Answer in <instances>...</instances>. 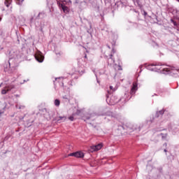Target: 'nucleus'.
<instances>
[{
  "instance_id": "nucleus-1",
  "label": "nucleus",
  "mask_w": 179,
  "mask_h": 179,
  "mask_svg": "<svg viewBox=\"0 0 179 179\" xmlns=\"http://www.w3.org/2000/svg\"><path fill=\"white\" fill-rule=\"evenodd\" d=\"M103 148V143H99L96 145H92L90 147V152H97L98 150H100Z\"/></svg>"
},
{
  "instance_id": "nucleus-2",
  "label": "nucleus",
  "mask_w": 179,
  "mask_h": 179,
  "mask_svg": "<svg viewBox=\"0 0 179 179\" xmlns=\"http://www.w3.org/2000/svg\"><path fill=\"white\" fill-rule=\"evenodd\" d=\"M12 89H15V85L7 86L3 90H1V94H6L7 92H10Z\"/></svg>"
},
{
  "instance_id": "nucleus-3",
  "label": "nucleus",
  "mask_w": 179,
  "mask_h": 179,
  "mask_svg": "<svg viewBox=\"0 0 179 179\" xmlns=\"http://www.w3.org/2000/svg\"><path fill=\"white\" fill-rule=\"evenodd\" d=\"M69 156H74V157H83L85 155L82 152H76L71 153Z\"/></svg>"
},
{
  "instance_id": "nucleus-4",
  "label": "nucleus",
  "mask_w": 179,
  "mask_h": 179,
  "mask_svg": "<svg viewBox=\"0 0 179 179\" xmlns=\"http://www.w3.org/2000/svg\"><path fill=\"white\" fill-rule=\"evenodd\" d=\"M132 92H135V90H138V84L136 83H133V87L131 88Z\"/></svg>"
},
{
  "instance_id": "nucleus-5",
  "label": "nucleus",
  "mask_w": 179,
  "mask_h": 179,
  "mask_svg": "<svg viewBox=\"0 0 179 179\" xmlns=\"http://www.w3.org/2000/svg\"><path fill=\"white\" fill-rule=\"evenodd\" d=\"M62 9L63 10V11L64 12V13H67L68 12V7L64 6V4L61 5Z\"/></svg>"
},
{
  "instance_id": "nucleus-6",
  "label": "nucleus",
  "mask_w": 179,
  "mask_h": 179,
  "mask_svg": "<svg viewBox=\"0 0 179 179\" xmlns=\"http://www.w3.org/2000/svg\"><path fill=\"white\" fill-rule=\"evenodd\" d=\"M36 59H37L38 62H43L44 58H43V57H39L38 56H36Z\"/></svg>"
},
{
  "instance_id": "nucleus-7",
  "label": "nucleus",
  "mask_w": 179,
  "mask_h": 179,
  "mask_svg": "<svg viewBox=\"0 0 179 179\" xmlns=\"http://www.w3.org/2000/svg\"><path fill=\"white\" fill-rule=\"evenodd\" d=\"M59 104H60L59 100H58V99L55 100V106H57L58 107L59 106Z\"/></svg>"
},
{
  "instance_id": "nucleus-8",
  "label": "nucleus",
  "mask_w": 179,
  "mask_h": 179,
  "mask_svg": "<svg viewBox=\"0 0 179 179\" xmlns=\"http://www.w3.org/2000/svg\"><path fill=\"white\" fill-rule=\"evenodd\" d=\"M69 120H70V121H73V116H70Z\"/></svg>"
},
{
  "instance_id": "nucleus-9",
  "label": "nucleus",
  "mask_w": 179,
  "mask_h": 179,
  "mask_svg": "<svg viewBox=\"0 0 179 179\" xmlns=\"http://www.w3.org/2000/svg\"><path fill=\"white\" fill-rule=\"evenodd\" d=\"M172 22H173L174 26H177V22H174L173 20H172Z\"/></svg>"
},
{
  "instance_id": "nucleus-10",
  "label": "nucleus",
  "mask_w": 179,
  "mask_h": 179,
  "mask_svg": "<svg viewBox=\"0 0 179 179\" xmlns=\"http://www.w3.org/2000/svg\"><path fill=\"white\" fill-rule=\"evenodd\" d=\"M110 89L111 90H113V86H110Z\"/></svg>"
},
{
  "instance_id": "nucleus-11",
  "label": "nucleus",
  "mask_w": 179,
  "mask_h": 179,
  "mask_svg": "<svg viewBox=\"0 0 179 179\" xmlns=\"http://www.w3.org/2000/svg\"><path fill=\"white\" fill-rule=\"evenodd\" d=\"M164 152H167V150H164Z\"/></svg>"
},
{
  "instance_id": "nucleus-12",
  "label": "nucleus",
  "mask_w": 179,
  "mask_h": 179,
  "mask_svg": "<svg viewBox=\"0 0 179 179\" xmlns=\"http://www.w3.org/2000/svg\"><path fill=\"white\" fill-rule=\"evenodd\" d=\"M6 6H9L7 4Z\"/></svg>"
},
{
  "instance_id": "nucleus-13",
  "label": "nucleus",
  "mask_w": 179,
  "mask_h": 179,
  "mask_svg": "<svg viewBox=\"0 0 179 179\" xmlns=\"http://www.w3.org/2000/svg\"><path fill=\"white\" fill-rule=\"evenodd\" d=\"M0 20H1V18H0Z\"/></svg>"
},
{
  "instance_id": "nucleus-14",
  "label": "nucleus",
  "mask_w": 179,
  "mask_h": 179,
  "mask_svg": "<svg viewBox=\"0 0 179 179\" xmlns=\"http://www.w3.org/2000/svg\"><path fill=\"white\" fill-rule=\"evenodd\" d=\"M178 1H179V0H178Z\"/></svg>"
}]
</instances>
